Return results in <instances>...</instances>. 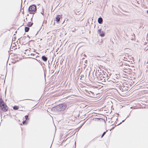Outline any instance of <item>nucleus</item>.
<instances>
[{
    "label": "nucleus",
    "instance_id": "nucleus-17",
    "mask_svg": "<svg viewBox=\"0 0 148 148\" xmlns=\"http://www.w3.org/2000/svg\"><path fill=\"white\" fill-rule=\"evenodd\" d=\"M25 122H26V121H23V124H25Z\"/></svg>",
    "mask_w": 148,
    "mask_h": 148
},
{
    "label": "nucleus",
    "instance_id": "nucleus-3",
    "mask_svg": "<svg viewBox=\"0 0 148 148\" xmlns=\"http://www.w3.org/2000/svg\"><path fill=\"white\" fill-rule=\"evenodd\" d=\"M98 33L99 35L101 37H103L105 36V34L103 32V31L102 30V29H100L98 30Z\"/></svg>",
    "mask_w": 148,
    "mask_h": 148
},
{
    "label": "nucleus",
    "instance_id": "nucleus-19",
    "mask_svg": "<svg viewBox=\"0 0 148 148\" xmlns=\"http://www.w3.org/2000/svg\"><path fill=\"white\" fill-rule=\"evenodd\" d=\"M147 14H148V10H147Z\"/></svg>",
    "mask_w": 148,
    "mask_h": 148
},
{
    "label": "nucleus",
    "instance_id": "nucleus-4",
    "mask_svg": "<svg viewBox=\"0 0 148 148\" xmlns=\"http://www.w3.org/2000/svg\"><path fill=\"white\" fill-rule=\"evenodd\" d=\"M0 106L1 108L3 107L6 106V105L1 99H0Z\"/></svg>",
    "mask_w": 148,
    "mask_h": 148
},
{
    "label": "nucleus",
    "instance_id": "nucleus-16",
    "mask_svg": "<svg viewBox=\"0 0 148 148\" xmlns=\"http://www.w3.org/2000/svg\"><path fill=\"white\" fill-rule=\"evenodd\" d=\"M122 58L123 60H125L124 59H126V58H125V57H123V56H122Z\"/></svg>",
    "mask_w": 148,
    "mask_h": 148
},
{
    "label": "nucleus",
    "instance_id": "nucleus-18",
    "mask_svg": "<svg viewBox=\"0 0 148 148\" xmlns=\"http://www.w3.org/2000/svg\"><path fill=\"white\" fill-rule=\"evenodd\" d=\"M41 13L43 15H44L43 12H41Z\"/></svg>",
    "mask_w": 148,
    "mask_h": 148
},
{
    "label": "nucleus",
    "instance_id": "nucleus-15",
    "mask_svg": "<svg viewBox=\"0 0 148 148\" xmlns=\"http://www.w3.org/2000/svg\"><path fill=\"white\" fill-rule=\"evenodd\" d=\"M25 119H26V120H27L28 118V115H26L25 116Z\"/></svg>",
    "mask_w": 148,
    "mask_h": 148
},
{
    "label": "nucleus",
    "instance_id": "nucleus-11",
    "mask_svg": "<svg viewBox=\"0 0 148 148\" xmlns=\"http://www.w3.org/2000/svg\"><path fill=\"white\" fill-rule=\"evenodd\" d=\"M29 27H25V32H28L29 30Z\"/></svg>",
    "mask_w": 148,
    "mask_h": 148
},
{
    "label": "nucleus",
    "instance_id": "nucleus-6",
    "mask_svg": "<svg viewBox=\"0 0 148 148\" xmlns=\"http://www.w3.org/2000/svg\"><path fill=\"white\" fill-rule=\"evenodd\" d=\"M116 79H115L114 78H113L112 79V81L114 83H117L118 82V79L116 77H115Z\"/></svg>",
    "mask_w": 148,
    "mask_h": 148
},
{
    "label": "nucleus",
    "instance_id": "nucleus-2",
    "mask_svg": "<svg viewBox=\"0 0 148 148\" xmlns=\"http://www.w3.org/2000/svg\"><path fill=\"white\" fill-rule=\"evenodd\" d=\"M36 7L35 5H32L29 6V13L34 14L33 12L36 11Z\"/></svg>",
    "mask_w": 148,
    "mask_h": 148
},
{
    "label": "nucleus",
    "instance_id": "nucleus-1",
    "mask_svg": "<svg viewBox=\"0 0 148 148\" xmlns=\"http://www.w3.org/2000/svg\"><path fill=\"white\" fill-rule=\"evenodd\" d=\"M66 107V105L65 103L61 104L56 106L54 108L55 111L59 112L64 111Z\"/></svg>",
    "mask_w": 148,
    "mask_h": 148
},
{
    "label": "nucleus",
    "instance_id": "nucleus-14",
    "mask_svg": "<svg viewBox=\"0 0 148 148\" xmlns=\"http://www.w3.org/2000/svg\"><path fill=\"white\" fill-rule=\"evenodd\" d=\"M106 133V132H104L103 133V134L101 136V137L102 138L103 137V136Z\"/></svg>",
    "mask_w": 148,
    "mask_h": 148
},
{
    "label": "nucleus",
    "instance_id": "nucleus-13",
    "mask_svg": "<svg viewBox=\"0 0 148 148\" xmlns=\"http://www.w3.org/2000/svg\"><path fill=\"white\" fill-rule=\"evenodd\" d=\"M18 107L17 106H14L13 107V109L14 110H16L18 109Z\"/></svg>",
    "mask_w": 148,
    "mask_h": 148
},
{
    "label": "nucleus",
    "instance_id": "nucleus-5",
    "mask_svg": "<svg viewBox=\"0 0 148 148\" xmlns=\"http://www.w3.org/2000/svg\"><path fill=\"white\" fill-rule=\"evenodd\" d=\"M1 110H2L3 111L5 112H6L8 110V108L7 106L5 107H3L1 108Z\"/></svg>",
    "mask_w": 148,
    "mask_h": 148
},
{
    "label": "nucleus",
    "instance_id": "nucleus-8",
    "mask_svg": "<svg viewBox=\"0 0 148 148\" xmlns=\"http://www.w3.org/2000/svg\"><path fill=\"white\" fill-rule=\"evenodd\" d=\"M103 19L102 18L100 17L98 19V22L99 24H101L102 23Z\"/></svg>",
    "mask_w": 148,
    "mask_h": 148
},
{
    "label": "nucleus",
    "instance_id": "nucleus-10",
    "mask_svg": "<svg viewBox=\"0 0 148 148\" xmlns=\"http://www.w3.org/2000/svg\"><path fill=\"white\" fill-rule=\"evenodd\" d=\"M87 92L89 93L90 95H95V94H94V93L92 91H88Z\"/></svg>",
    "mask_w": 148,
    "mask_h": 148
},
{
    "label": "nucleus",
    "instance_id": "nucleus-20",
    "mask_svg": "<svg viewBox=\"0 0 148 148\" xmlns=\"http://www.w3.org/2000/svg\"><path fill=\"white\" fill-rule=\"evenodd\" d=\"M109 74L110 76V74Z\"/></svg>",
    "mask_w": 148,
    "mask_h": 148
},
{
    "label": "nucleus",
    "instance_id": "nucleus-7",
    "mask_svg": "<svg viewBox=\"0 0 148 148\" xmlns=\"http://www.w3.org/2000/svg\"><path fill=\"white\" fill-rule=\"evenodd\" d=\"M61 17V16L60 15H58L56 18V21L57 22L59 21L60 19V17Z\"/></svg>",
    "mask_w": 148,
    "mask_h": 148
},
{
    "label": "nucleus",
    "instance_id": "nucleus-9",
    "mask_svg": "<svg viewBox=\"0 0 148 148\" xmlns=\"http://www.w3.org/2000/svg\"><path fill=\"white\" fill-rule=\"evenodd\" d=\"M42 60L45 62L47 61V58L45 56H42Z\"/></svg>",
    "mask_w": 148,
    "mask_h": 148
},
{
    "label": "nucleus",
    "instance_id": "nucleus-21",
    "mask_svg": "<svg viewBox=\"0 0 148 148\" xmlns=\"http://www.w3.org/2000/svg\"><path fill=\"white\" fill-rule=\"evenodd\" d=\"M124 121V120H123L122 122H123Z\"/></svg>",
    "mask_w": 148,
    "mask_h": 148
},
{
    "label": "nucleus",
    "instance_id": "nucleus-12",
    "mask_svg": "<svg viewBox=\"0 0 148 148\" xmlns=\"http://www.w3.org/2000/svg\"><path fill=\"white\" fill-rule=\"evenodd\" d=\"M33 23L32 22H30L28 23V24H27V26L28 27H31L33 24Z\"/></svg>",
    "mask_w": 148,
    "mask_h": 148
}]
</instances>
